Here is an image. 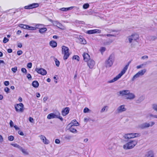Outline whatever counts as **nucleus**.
<instances>
[{"label": "nucleus", "mask_w": 157, "mask_h": 157, "mask_svg": "<svg viewBox=\"0 0 157 157\" xmlns=\"http://www.w3.org/2000/svg\"><path fill=\"white\" fill-rule=\"evenodd\" d=\"M131 63V61L129 62L128 63L125 65L124 67L123 68L120 73L116 77L114 78L113 79L108 81L109 83H111L113 82L120 78L126 72L128 69V66Z\"/></svg>", "instance_id": "1"}, {"label": "nucleus", "mask_w": 157, "mask_h": 157, "mask_svg": "<svg viewBox=\"0 0 157 157\" xmlns=\"http://www.w3.org/2000/svg\"><path fill=\"white\" fill-rule=\"evenodd\" d=\"M137 141L136 140H130L123 146L124 149L127 150L133 148L137 144Z\"/></svg>", "instance_id": "2"}, {"label": "nucleus", "mask_w": 157, "mask_h": 157, "mask_svg": "<svg viewBox=\"0 0 157 157\" xmlns=\"http://www.w3.org/2000/svg\"><path fill=\"white\" fill-rule=\"evenodd\" d=\"M69 48L65 46L62 47V53L64 55L63 59L64 60L67 59L69 57L70 54L69 52Z\"/></svg>", "instance_id": "3"}, {"label": "nucleus", "mask_w": 157, "mask_h": 157, "mask_svg": "<svg viewBox=\"0 0 157 157\" xmlns=\"http://www.w3.org/2000/svg\"><path fill=\"white\" fill-rule=\"evenodd\" d=\"M114 60V55H110L108 58L105 61V66L106 67H110L113 65Z\"/></svg>", "instance_id": "4"}, {"label": "nucleus", "mask_w": 157, "mask_h": 157, "mask_svg": "<svg viewBox=\"0 0 157 157\" xmlns=\"http://www.w3.org/2000/svg\"><path fill=\"white\" fill-rule=\"evenodd\" d=\"M60 113L58 112L54 113H51L48 115L47 117L48 119H50L54 118H58L60 120L62 121H63V118L60 116Z\"/></svg>", "instance_id": "5"}, {"label": "nucleus", "mask_w": 157, "mask_h": 157, "mask_svg": "<svg viewBox=\"0 0 157 157\" xmlns=\"http://www.w3.org/2000/svg\"><path fill=\"white\" fill-rule=\"evenodd\" d=\"M140 136V134L139 133H129L124 134L123 137L125 139H129L138 137Z\"/></svg>", "instance_id": "6"}, {"label": "nucleus", "mask_w": 157, "mask_h": 157, "mask_svg": "<svg viewBox=\"0 0 157 157\" xmlns=\"http://www.w3.org/2000/svg\"><path fill=\"white\" fill-rule=\"evenodd\" d=\"M146 71L147 70L145 69H144L139 71L133 77L132 79V81H133L136 78L143 76L146 72Z\"/></svg>", "instance_id": "7"}, {"label": "nucleus", "mask_w": 157, "mask_h": 157, "mask_svg": "<svg viewBox=\"0 0 157 157\" xmlns=\"http://www.w3.org/2000/svg\"><path fill=\"white\" fill-rule=\"evenodd\" d=\"M24 105L22 103L16 104L14 105V108L17 112L22 113L24 111Z\"/></svg>", "instance_id": "8"}, {"label": "nucleus", "mask_w": 157, "mask_h": 157, "mask_svg": "<svg viewBox=\"0 0 157 157\" xmlns=\"http://www.w3.org/2000/svg\"><path fill=\"white\" fill-rule=\"evenodd\" d=\"M139 38V35L137 34H133L128 37L127 39L129 43H131L133 41H136Z\"/></svg>", "instance_id": "9"}, {"label": "nucleus", "mask_w": 157, "mask_h": 157, "mask_svg": "<svg viewBox=\"0 0 157 157\" xmlns=\"http://www.w3.org/2000/svg\"><path fill=\"white\" fill-rule=\"evenodd\" d=\"M39 6L38 3H33L28 6H25L24 8L25 9H30L37 7Z\"/></svg>", "instance_id": "10"}, {"label": "nucleus", "mask_w": 157, "mask_h": 157, "mask_svg": "<svg viewBox=\"0 0 157 157\" xmlns=\"http://www.w3.org/2000/svg\"><path fill=\"white\" fill-rule=\"evenodd\" d=\"M35 71L38 73L43 75H46L47 72L46 70L42 68H37L35 69Z\"/></svg>", "instance_id": "11"}, {"label": "nucleus", "mask_w": 157, "mask_h": 157, "mask_svg": "<svg viewBox=\"0 0 157 157\" xmlns=\"http://www.w3.org/2000/svg\"><path fill=\"white\" fill-rule=\"evenodd\" d=\"M126 108L125 107L124 105H122L119 106L117 109L116 111L117 113H120L125 111Z\"/></svg>", "instance_id": "12"}, {"label": "nucleus", "mask_w": 157, "mask_h": 157, "mask_svg": "<svg viewBox=\"0 0 157 157\" xmlns=\"http://www.w3.org/2000/svg\"><path fill=\"white\" fill-rule=\"evenodd\" d=\"M87 65L90 68L92 69L93 68L95 65V62L92 59H90L87 62Z\"/></svg>", "instance_id": "13"}, {"label": "nucleus", "mask_w": 157, "mask_h": 157, "mask_svg": "<svg viewBox=\"0 0 157 157\" xmlns=\"http://www.w3.org/2000/svg\"><path fill=\"white\" fill-rule=\"evenodd\" d=\"M39 137L44 144H49L50 142L49 140L47 139L43 135H40L39 136Z\"/></svg>", "instance_id": "14"}, {"label": "nucleus", "mask_w": 157, "mask_h": 157, "mask_svg": "<svg viewBox=\"0 0 157 157\" xmlns=\"http://www.w3.org/2000/svg\"><path fill=\"white\" fill-rule=\"evenodd\" d=\"M150 126V124L147 123H145L139 125L138 128L141 129H143L146 128H148Z\"/></svg>", "instance_id": "15"}, {"label": "nucleus", "mask_w": 157, "mask_h": 157, "mask_svg": "<svg viewBox=\"0 0 157 157\" xmlns=\"http://www.w3.org/2000/svg\"><path fill=\"white\" fill-rule=\"evenodd\" d=\"M101 30L98 29H95L87 31L86 33L88 34H93L97 33H100Z\"/></svg>", "instance_id": "16"}, {"label": "nucleus", "mask_w": 157, "mask_h": 157, "mask_svg": "<svg viewBox=\"0 0 157 157\" xmlns=\"http://www.w3.org/2000/svg\"><path fill=\"white\" fill-rule=\"evenodd\" d=\"M135 94L132 93H130L129 91V93L125 96V98L127 99L132 100L135 98Z\"/></svg>", "instance_id": "17"}, {"label": "nucleus", "mask_w": 157, "mask_h": 157, "mask_svg": "<svg viewBox=\"0 0 157 157\" xmlns=\"http://www.w3.org/2000/svg\"><path fill=\"white\" fill-rule=\"evenodd\" d=\"M82 56L83 57V59L84 61L86 62L91 59H90V55L87 53L85 52L84 53L82 54Z\"/></svg>", "instance_id": "18"}, {"label": "nucleus", "mask_w": 157, "mask_h": 157, "mask_svg": "<svg viewBox=\"0 0 157 157\" xmlns=\"http://www.w3.org/2000/svg\"><path fill=\"white\" fill-rule=\"evenodd\" d=\"M53 25L56 26L61 29H64V27L61 23L59 22L58 21H55V22H54Z\"/></svg>", "instance_id": "19"}, {"label": "nucleus", "mask_w": 157, "mask_h": 157, "mask_svg": "<svg viewBox=\"0 0 157 157\" xmlns=\"http://www.w3.org/2000/svg\"><path fill=\"white\" fill-rule=\"evenodd\" d=\"M69 107H66L63 109L62 111V114L63 116H65L69 113Z\"/></svg>", "instance_id": "20"}, {"label": "nucleus", "mask_w": 157, "mask_h": 157, "mask_svg": "<svg viewBox=\"0 0 157 157\" xmlns=\"http://www.w3.org/2000/svg\"><path fill=\"white\" fill-rule=\"evenodd\" d=\"M130 91L129 90H124L119 91V93L122 96H124V95L127 96V94L129 93Z\"/></svg>", "instance_id": "21"}, {"label": "nucleus", "mask_w": 157, "mask_h": 157, "mask_svg": "<svg viewBox=\"0 0 157 157\" xmlns=\"http://www.w3.org/2000/svg\"><path fill=\"white\" fill-rule=\"evenodd\" d=\"M49 44L52 48H55L57 46L56 42L54 40H52L50 41Z\"/></svg>", "instance_id": "22"}, {"label": "nucleus", "mask_w": 157, "mask_h": 157, "mask_svg": "<svg viewBox=\"0 0 157 157\" xmlns=\"http://www.w3.org/2000/svg\"><path fill=\"white\" fill-rule=\"evenodd\" d=\"M153 152L152 151H148L147 154L145 155V157H154Z\"/></svg>", "instance_id": "23"}, {"label": "nucleus", "mask_w": 157, "mask_h": 157, "mask_svg": "<svg viewBox=\"0 0 157 157\" xmlns=\"http://www.w3.org/2000/svg\"><path fill=\"white\" fill-rule=\"evenodd\" d=\"M74 8L73 6H71L68 8H62L60 9V10L63 11H67L69 10H70L73 9Z\"/></svg>", "instance_id": "24"}, {"label": "nucleus", "mask_w": 157, "mask_h": 157, "mask_svg": "<svg viewBox=\"0 0 157 157\" xmlns=\"http://www.w3.org/2000/svg\"><path fill=\"white\" fill-rule=\"evenodd\" d=\"M71 126H78L79 125V124L76 120H74L72 121L71 123Z\"/></svg>", "instance_id": "25"}, {"label": "nucleus", "mask_w": 157, "mask_h": 157, "mask_svg": "<svg viewBox=\"0 0 157 157\" xmlns=\"http://www.w3.org/2000/svg\"><path fill=\"white\" fill-rule=\"evenodd\" d=\"M32 86L35 88L37 87L39 85L38 82L36 81H33L32 83Z\"/></svg>", "instance_id": "26"}, {"label": "nucleus", "mask_w": 157, "mask_h": 157, "mask_svg": "<svg viewBox=\"0 0 157 157\" xmlns=\"http://www.w3.org/2000/svg\"><path fill=\"white\" fill-rule=\"evenodd\" d=\"M147 64V62H145L139 65L136 66V68L138 69L143 67L145 66Z\"/></svg>", "instance_id": "27"}, {"label": "nucleus", "mask_w": 157, "mask_h": 157, "mask_svg": "<svg viewBox=\"0 0 157 157\" xmlns=\"http://www.w3.org/2000/svg\"><path fill=\"white\" fill-rule=\"evenodd\" d=\"M144 100V98L143 96L140 97L138 100H136V103H140L142 101Z\"/></svg>", "instance_id": "28"}, {"label": "nucleus", "mask_w": 157, "mask_h": 157, "mask_svg": "<svg viewBox=\"0 0 157 157\" xmlns=\"http://www.w3.org/2000/svg\"><path fill=\"white\" fill-rule=\"evenodd\" d=\"M47 30L46 28H43L40 29L39 30V32L41 33H43L45 32Z\"/></svg>", "instance_id": "29"}, {"label": "nucleus", "mask_w": 157, "mask_h": 157, "mask_svg": "<svg viewBox=\"0 0 157 157\" xmlns=\"http://www.w3.org/2000/svg\"><path fill=\"white\" fill-rule=\"evenodd\" d=\"M27 29H28L29 30H35L36 29V27L30 26L28 25H27Z\"/></svg>", "instance_id": "30"}, {"label": "nucleus", "mask_w": 157, "mask_h": 157, "mask_svg": "<svg viewBox=\"0 0 157 157\" xmlns=\"http://www.w3.org/2000/svg\"><path fill=\"white\" fill-rule=\"evenodd\" d=\"M27 25L21 24L19 25L18 26L21 28L26 29L27 28Z\"/></svg>", "instance_id": "31"}, {"label": "nucleus", "mask_w": 157, "mask_h": 157, "mask_svg": "<svg viewBox=\"0 0 157 157\" xmlns=\"http://www.w3.org/2000/svg\"><path fill=\"white\" fill-rule=\"evenodd\" d=\"M79 40V41L82 44H86V41L84 39L80 38Z\"/></svg>", "instance_id": "32"}, {"label": "nucleus", "mask_w": 157, "mask_h": 157, "mask_svg": "<svg viewBox=\"0 0 157 157\" xmlns=\"http://www.w3.org/2000/svg\"><path fill=\"white\" fill-rule=\"evenodd\" d=\"M90 5L89 4L87 3L84 4L83 6V8L84 9H87L89 7Z\"/></svg>", "instance_id": "33"}, {"label": "nucleus", "mask_w": 157, "mask_h": 157, "mask_svg": "<svg viewBox=\"0 0 157 157\" xmlns=\"http://www.w3.org/2000/svg\"><path fill=\"white\" fill-rule=\"evenodd\" d=\"M72 59L77 60L78 61H79L80 60V58L77 55L74 56L72 57Z\"/></svg>", "instance_id": "34"}, {"label": "nucleus", "mask_w": 157, "mask_h": 157, "mask_svg": "<svg viewBox=\"0 0 157 157\" xmlns=\"http://www.w3.org/2000/svg\"><path fill=\"white\" fill-rule=\"evenodd\" d=\"M108 106H105L103 107L101 110V112L102 113L104 112L105 111H107V110Z\"/></svg>", "instance_id": "35"}, {"label": "nucleus", "mask_w": 157, "mask_h": 157, "mask_svg": "<svg viewBox=\"0 0 157 157\" xmlns=\"http://www.w3.org/2000/svg\"><path fill=\"white\" fill-rule=\"evenodd\" d=\"M70 131L71 132L73 133H76L77 132V131L76 129L72 128H70Z\"/></svg>", "instance_id": "36"}, {"label": "nucleus", "mask_w": 157, "mask_h": 157, "mask_svg": "<svg viewBox=\"0 0 157 157\" xmlns=\"http://www.w3.org/2000/svg\"><path fill=\"white\" fill-rule=\"evenodd\" d=\"M11 145L14 147L17 148L19 149H20V148H21V147L17 144H12Z\"/></svg>", "instance_id": "37"}, {"label": "nucleus", "mask_w": 157, "mask_h": 157, "mask_svg": "<svg viewBox=\"0 0 157 157\" xmlns=\"http://www.w3.org/2000/svg\"><path fill=\"white\" fill-rule=\"evenodd\" d=\"M54 61L55 62L56 65L57 67H59V62L56 58L54 59Z\"/></svg>", "instance_id": "38"}, {"label": "nucleus", "mask_w": 157, "mask_h": 157, "mask_svg": "<svg viewBox=\"0 0 157 157\" xmlns=\"http://www.w3.org/2000/svg\"><path fill=\"white\" fill-rule=\"evenodd\" d=\"M106 48L104 47H101L100 50V51L102 54L105 51Z\"/></svg>", "instance_id": "39"}, {"label": "nucleus", "mask_w": 157, "mask_h": 157, "mask_svg": "<svg viewBox=\"0 0 157 157\" xmlns=\"http://www.w3.org/2000/svg\"><path fill=\"white\" fill-rule=\"evenodd\" d=\"M71 137L72 136H71L69 135H67L65 136L64 138L65 139L67 140H70Z\"/></svg>", "instance_id": "40"}, {"label": "nucleus", "mask_w": 157, "mask_h": 157, "mask_svg": "<svg viewBox=\"0 0 157 157\" xmlns=\"http://www.w3.org/2000/svg\"><path fill=\"white\" fill-rule=\"evenodd\" d=\"M152 107L153 109L157 112V105L153 104L152 105Z\"/></svg>", "instance_id": "41"}, {"label": "nucleus", "mask_w": 157, "mask_h": 157, "mask_svg": "<svg viewBox=\"0 0 157 157\" xmlns=\"http://www.w3.org/2000/svg\"><path fill=\"white\" fill-rule=\"evenodd\" d=\"M11 70L13 73H15L17 70V67H14L12 68Z\"/></svg>", "instance_id": "42"}, {"label": "nucleus", "mask_w": 157, "mask_h": 157, "mask_svg": "<svg viewBox=\"0 0 157 157\" xmlns=\"http://www.w3.org/2000/svg\"><path fill=\"white\" fill-rule=\"evenodd\" d=\"M90 111V109L88 108L85 107L83 110V112L84 113H86L89 112Z\"/></svg>", "instance_id": "43"}, {"label": "nucleus", "mask_w": 157, "mask_h": 157, "mask_svg": "<svg viewBox=\"0 0 157 157\" xmlns=\"http://www.w3.org/2000/svg\"><path fill=\"white\" fill-rule=\"evenodd\" d=\"M101 36H109V37H111V36H116V35H113V34H107L106 35H103V34H102L101 35Z\"/></svg>", "instance_id": "44"}, {"label": "nucleus", "mask_w": 157, "mask_h": 157, "mask_svg": "<svg viewBox=\"0 0 157 157\" xmlns=\"http://www.w3.org/2000/svg\"><path fill=\"white\" fill-rule=\"evenodd\" d=\"M9 40V39L6 38V37H5L4 38L3 40V42L4 43H6L7 42H8Z\"/></svg>", "instance_id": "45"}, {"label": "nucleus", "mask_w": 157, "mask_h": 157, "mask_svg": "<svg viewBox=\"0 0 157 157\" xmlns=\"http://www.w3.org/2000/svg\"><path fill=\"white\" fill-rule=\"evenodd\" d=\"M14 137L12 136H10L8 137V140L10 141H12L13 140Z\"/></svg>", "instance_id": "46"}, {"label": "nucleus", "mask_w": 157, "mask_h": 157, "mask_svg": "<svg viewBox=\"0 0 157 157\" xmlns=\"http://www.w3.org/2000/svg\"><path fill=\"white\" fill-rule=\"evenodd\" d=\"M4 90L7 93L9 92L10 89L7 87H6L4 88Z\"/></svg>", "instance_id": "47"}, {"label": "nucleus", "mask_w": 157, "mask_h": 157, "mask_svg": "<svg viewBox=\"0 0 157 157\" xmlns=\"http://www.w3.org/2000/svg\"><path fill=\"white\" fill-rule=\"evenodd\" d=\"M27 67L29 68H31L32 67V63H29L27 65Z\"/></svg>", "instance_id": "48"}, {"label": "nucleus", "mask_w": 157, "mask_h": 157, "mask_svg": "<svg viewBox=\"0 0 157 157\" xmlns=\"http://www.w3.org/2000/svg\"><path fill=\"white\" fill-rule=\"evenodd\" d=\"M21 71L22 72L24 73H27V71L25 69V68H22L21 69Z\"/></svg>", "instance_id": "49"}, {"label": "nucleus", "mask_w": 157, "mask_h": 157, "mask_svg": "<svg viewBox=\"0 0 157 157\" xmlns=\"http://www.w3.org/2000/svg\"><path fill=\"white\" fill-rule=\"evenodd\" d=\"M10 82L8 81H5L4 82V84L6 86H8L9 85Z\"/></svg>", "instance_id": "50"}, {"label": "nucleus", "mask_w": 157, "mask_h": 157, "mask_svg": "<svg viewBox=\"0 0 157 157\" xmlns=\"http://www.w3.org/2000/svg\"><path fill=\"white\" fill-rule=\"evenodd\" d=\"M141 58V59H147L148 58V56H147L145 55L142 56Z\"/></svg>", "instance_id": "51"}, {"label": "nucleus", "mask_w": 157, "mask_h": 157, "mask_svg": "<svg viewBox=\"0 0 157 157\" xmlns=\"http://www.w3.org/2000/svg\"><path fill=\"white\" fill-rule=\"evenodd\" d=\"M22 53H23V52L22 51L19 50L17 52V54L18 55L20 56V55H21L22 54Z\"/></svg>", "instance_id": "52"}, {"label": "nucleus", "mask_w": 157, "mask_h": 157, "mask_svg": "<svg viewBox=\"0 0 157 157\" xmlns=\"http://www.w3.org/2000/svg\"><path fill=\"white\" fill-rule=\"evenodd\" d=\"M29 121L31 123H33V119L31 117H30L29 118Z\"/></svg>", "instance_id": "53"}, {"label": "nucleus", "mask_w": 157, "mask_h": 157, "mask_svg": "<svg viewBox=\"0 0 157 157\" xmlns=\"http://www.w3.org/2000/svg\"><path fill=\"white\" fill-rule=\"evenodd\" d=\"M27 78L29 79H31L32 78V77L30 74H28L27 75Z\"/></svg>", "instance_id": "54"}, {"label": "nucleus", "mask_w": 157, "mask_h": 157, "mask_svg": "<svg viewBox=\"0 0 157 157\" xmlns=\"http://www.w3.org/2000/svg\"><path fill=\"white\" fill-rule=\"evenodd\" d=\"M13 122L12 120H10V124L11 127H12L13 126Z\"/></svg>", "instance_id": "55"}, {"label": "nucleus", "mask_w": 157, "mask_h": 157, "mask_svg": "<svg viewBox=\"0 0 157 157\" xmlns=\"http://www.w3.org/2000/svg\"><path fill=\"white\" fill-rule=\"evenodd\" d=\"M18 133L21 136H23L24 134L23 132L21 131H19L18 132Z\"/></svg>", "instance_id": "56"}, {"label": "nucleus", "mask_w": 157, "mask_h": 157, "mask_svg": "<svg viewBox=\"0 0 157 157\" xmlns=\"http://www.w3.org/2000/svg\"><path fill=\"white\" fill-rule=\"evenodd\" d=\"M60 140H59L56 139L55 140V142L56 144H59L60 143Z\"/></svg>", "instance_id": "57"}, {"label": "nucleus", "mask_w": 157, "mask_h": 157, "mask_svg": "<svg viewBox=\"0 0 157 157\" xmlns=\"http://www.w3.org/2000/svg\"><path fill=\"white\" fill-rule=\"evenodd\" d=\"M3 141V138L2 136L0 135V142H2Z\"/></svg>", "instance_id": "58"}, {"label": "nucleus", "mask_w": 157, "mask_h": 157, "mask_svg": "<svg viewBox=\"0 0 157 157\" xmlns=\"http://www.w3.org/2000/svg\"><path fill=\"white\" fill-rule=\"evenodd\" d=\"M21 33V30H18V31H17L16 33H17V35H20V34Z\"/></svg>", "instance_id": "59"}, {"label": "nucleus", "mask_w": 157, "mask_h": 157, "mask_svg": "<svg viewBox=\"0 0 157 157\" xmlns=\"http://www.w3.org/2000/svg\"><path fill=\"white\" fill-rule=\"evenodd\" d=\"M157 38V37L155 36H152L151 37V40H154Z\"/></svg>", "instance_id": "60"}, {"label": "nucleus", "mask_w": 157, "mask_h": 157, "mask_svg": "<svg viewBox=\"0 0 157 157\" xmlns=\"http://www.w3.org/2000/svg\"><path fill=\"white\" fill-rule=\"evenodd\" d=\"M48 99V98L47 97H44L43 98V101L44 102H45Z\"/></svg>", "instance_id": "61"}, {"label": "nucleus", "mask_w": 157, "mask_h": 157, "mask_svg": "<svg viewBox=\"0 0 157 157\" xmlns=\"http://www.w3.org/2000/svg\"><path fill=\"white\" fill-rule=\"evenodd\" d=\"M7 52L8 53H10L12 52V50L11 49H9L7 50Z\"/></svg>", "instance_id": "62"}, {"label": "nucleus", "mask_w": 157, "mask_h": 157, "mask_svg": "<svg viewBox=\"0 0 157 157\" xmlns=\"http://www.w3.org/2000/svg\"><path fill=\"white\" fill-rule=\"evenodd\" d=\"M17 46L19 48H21L22 46V44L21 43H19L17 44Z\"/></svg>", "instance_id": "63"}, {"label": "nucleus", "mask_w": 157, "mask_h": 157, "mask_svg": "<svg viewBox=\"0 0 157 157\" xmlns=\"http://www.w3.org/2000/svg\"><path fill=\"white\" fill-rule=\"evenodd\" d=\"M14 127L16 130H18L19 129V128H18L17 125H15L14 126Z\"/></svg>", "instance_id": "64"}]
</instances>
